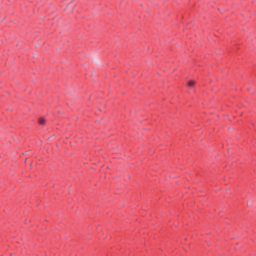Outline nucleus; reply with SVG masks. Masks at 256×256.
<instances>
[{
  "instance_id": "f257e3e1",
  "label": "nucleus",
  "mask_w": 256,
  "mask_h": 256,
  "mask_svg": "<svg viewBox=\"0 0 256 256\" xmlns=\"http://www.w3.org/2000/svg\"><path fill=\"white\" fill-rule=\"evenodd\" d=\"M188 87H195V81L190 80V81L188 82Z\"/></svg>"
},
{
  "instance_id": "f03ea898",
  "label": "nucleus",
  "mask_w": 256,
  "mask_h": 256,
  "mask_svg": "<svg viewBox=\"0 0 256 256\" xmlns=\"http://www.w3.org/2000/svg\"><path fill=\"white\" fill-rule=\"evenodd\" d=\"M38 123H39V125H44L45 124V118H39Z\"/></svg>"
}]
</instances>
